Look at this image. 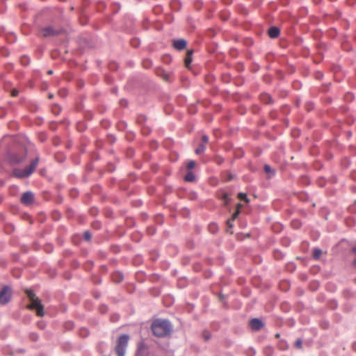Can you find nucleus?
<instances>
[{
  "instance_id": "f257e3e1",
  "label": "nucleus",
  "mask_w": 356,
  "mask_h": 356,
  "mask_svg": "<svg viewBox=\"0 0 356 356\" xmlns=\"http://www.w3.org/2000/svg\"><path fill=\"white\" fill-rule=\"evenodd\" d=\"M152 331L157 337H164L172 331V325L168 320L156 319L151 325Z\"/></svg>"
},
{
  "instance_id": "f03ea898",
  "label": "nucleus",
  "mask_w": 356,
  "mask_h": 356,
  "mask_svg": "<svg viewBox=\"0 0 356 356\" xmlns=\"http://www.w3.org/2000/svg\"><path fill=\"white\" fill-rule=\"evenodd\" d=\"M39 162V158L36 157L33 160L31 164L24 169L15 168L13 170V175L18 178H25L29 177L35 170Z\"/></svg>"
},
{
  "instance_id": "7ed1b4c3",
  "label": "nucleus",
  "mask_w": 356,
  "mask_h": 356,
  "mask_svg": "<svg viewBox=\"0 0 356 356\" xmlns=\"http://www.w3.org/2000/svg\"><path fill=\"white\" fill-rule=\"evenodd\" d=\"M129 341V336L127 334H123L117 339L115 350L118 356H125Z\"/></svg>"
},
{
  "instance_id": "20e7f679",
  "label": "nucleus",
  "mask_w": 356,
  "mask_h": 356,
  "mask_svg": "<svg viewBox=\"0 0 356 356\" xmlns=\"http://www.w3.org/2000/svg\"><path fill=\"white\" fill-rule=\"evenodd\" d=\"M31 305L28 306L29 309H36V313L38 316H43L44 314V307L41 303L40 300L38 298L31 300Z\"/></svg>"
},
{
  "instance_id": "39448f33",
  "label": "nucleus",
  "mask_w": 356,
  "mask_h": 356,
  "mask_svg": "<svg viewBox=\"0 0 356 356\" xmlns=\"http://www.w3.org/2000/svg\"><path fill=\"white\" fill-rule=\"evenodd\" d=\"M11 289L8 286H5L3 287L2 290L0 291V303L2 305L7 304L11 298Z\"/></svg>"
},
{
  "instance_id": "423d86ee",
  "label": "nucleus",
  "mask_w": 356,
  "mask_h": 356,
  "mask_svg": "<svg viewBox=\"0 0 356 356\" xmlns=\"http://www.w3.org/2000/svg\"><path fill=\"white\" fill-rule=\"evenodd\" d=\"M34 200V195L31 191H27L23 193L21 202L26 205L31 204Z\"/></svg>"
},
{
  "instance_id": "0eeeda50",
  "label": "nucleus",
  "mask_w": 356,
  "mask_h": 356,
  "mask_svg": "<svg viewBox=\"0 0 356 356\" xmlns=\"http://www.w3.org/2000/svg\"><path fill=\"white\" fill-rule=\"evenodd\" d=\"M186 40L184 39H178L173 41V47L177 50H182L186 46Z\"/></svg>"
},
{
  "instance_id": "6e6552de",
  "label": "nucleus",
  "mask_w": 356,
  "mask_h": 356,
  "mask_svg": "<svg viewBox=\"0 0 356 356\" xmlns=\"http://www.w3.org/2000/svg\"><path fill=\"white\" fill-rule=\"evenodd\" d=\"M250 326L254 330H259L264 326V324L261 320L259 318H252L250 321Z\"/></svg>"
},
{
  "instance_id": "1a4fd4ad",
  "label": "nucleus",
  "mask_w": 356,
  "mask_h": 356,
  "mask_svg": "<svg viewBox=\"0 0 356 356\" xmlns=\"http://www.w3.org/2000/svg\"><path fill=\"white\" fill-rule=\"evenodd\" d=\"M280 33V29L276 26H272L268 29V35L271 38H276Z\"/></svg>"
},
{
  "instance_id": "9d476101",
  "label": "nucleus",
  "mask_w": 356,
  "mask_h": 356,
  "mask_svg": "<svg viewBox=\"0 0 356 356\" xmlns=\"http://www.w3.org/2000/svg\"><path fill=\"white\" fill-rule=\"evenodd\" d=\"M42 32L44 37H47V36H50V35H53L56 34L54 29L50 26L45 27V28L42 29Z\"/></svg>"
},
{
  "instance_id": "9b49d317",
  "label": "nucleus",
  "mask_w": 356,
  "mask_h": 356,
  "mask_svg": "<svg viewBox=\"0 0 356 356\" xmlns=\"http://www.w3.org/2000/svg\"><path fill=\"white\" fill-rule=\"evenodd\" d=\"M184 180L187 182H193L195 180V175L192 171H188L184 176Z\"/></svg>"
},
{
  "instance_id": "f8f14e48",
  "label": "nucleus",
  "mask_w": 356,
  "mask_h": 356,
  "mask_svg": "<svg viewBox=\"0 0 356 356\" xmlns=\"http://www.w3.org/2000/svg\"><path fill=\"white\" fill-rule=\"evenodd\" d=\"M147 350V346L143 341H141L138 343V350H137V353L138 355H143V353L145 351H146Z\"/></svg>"
},
{
  "instance_id": "ddd939ff",
  "label": "nucleus",
  "mask_w": 356,
  "mask_h": 356,
  "mask_svg": "<svg viewBox=\"0 0 356 356\" xmlns=\"http://www.w3.org/2000/svg\"><path fill=\"white\" fill-rule=\"evenodd\" d=\"M193 53V50H188L187 51V55L185 58V60H184V62H185V64L187 67L189 66V65L192 62V54Z\"/></svg>"
},
{
  "instance_id": "4468645a",
  "label": "nucleus",
  "mask_w": 356,
  "mask_h": 356,
  "mask_svg": "<svg viewBox=\"0 0 356 356\" xmlns=\"http://www.w3.org/2000/svg\"><path fill=\"white\" fill-rule=\"evenodd\" d=\"M206 149V145L204 144H200L197 148L195 150V154H201L204 152Z\"/></svg>"
},
{
  "instance_id": "2eb2a0df",
  "label": "nucleus",
  "mask_w": 356,
  "mask_h": 356,
  "mask_svg": "<svg viewBox=\"0 0 356 356\" xmlns=\"http://www.w3.org/2000/svg\"><path fill=\"white\" fill-rule=\"evenodd\" d=\"M322 254V251L320 248H314L313 252V256L316 259H318Z\"/></svg>"
},
{
  "instance_id": "dca6fc26",
  "label": "nucleus",
  "mask_w": 356,
  "mask_h": 356,
  "mask_svg": "<svg viewBox=\"0 0 356 356\" xmlns=\"http://www.w3.org/2000/svg\"><path fill=\"white\" fill-rule=\"evenodd\" d=\"M26 293L27 294V296L29 297L30 300L37 298L35 296V294L34 293V292L32 290L26 289Z\"/></svg>"
},
{
  "instance_id": "f3484780",
  "label": "nucleus",
  "mask_w": 356,
  "mask_h": 356,
  "mask_svg": "<svg viewBox=\"0 0 356 356\" xmlns=\"http://www.w3.org/2000/svg\"><path fill=\"white\" fill-rule=\"evenodd\" d=\"M195 166V162L193 160H190L187 164V168L188 171H191L193 168Z\"/></svg>"
},
{
  "instance_id": "a211bd4d",
  "label": "nucleus",
  "mask_w": 356,
  "mask_h": 356,
  "mask_svg": "<svg viewBox=\"0 0 356 356\" xmlns=\"http://www.w3.org/2000/svg\"><path fill=\"white\" fill-rule=\"evenodd\" d=\"M238 197L239 199L243 200L245 201L246 202H249L247 195L244 193H239L238 194Z\"/></svg>"
},
{
  "instance_id": "6ab92c4d",
  "label": "nucleus",
  "mask_w": 356,
  "mask_h": 356,
  "mask_svg": "<svg viewBox=\"0 0 356 356\" xmlns=\"http://www.w3.org/2000/svg\"><path fill=\"white\" fill-rule=\"evenodd\" d=\"M302 341L301 339H298L296 342H295V346H296V348H298V349H301L302 347Z\"/></svg>"
},
{
  "instance_id": "aec40b11",
  "label": "nucleus",
  "mask_w": 356,
  "mask_h": 356,
  "mask_svg": "<svg viewBox=\"0 0 356 356\" xmlns=\"http://www.w3.org/2000/svg\"><path fill=\"white\" fill-rule=\"evenodd\" d=\"M83 236H84V238L86 240V241H90L91 239V234L90 233L89 231H86L84 232L83 233Z\"/></svg>"
},
{
  "instance_id": "412c9836",
  "label": "nucleus",
  "mask_w": 356,
  "mask_h": 356,
  "mask_svg": "<svg viewBox=\"0 0 356 356\" xmlns=\"http://www.w3.org/2000/svg\"><path fill=\"white\" fill-rule=\"evenodd\" d=\"M209 229L212 232H215L218 229L217 225L216 223H211L209 225Z\"/></svg>"
},
{
  "instance_id": "4be33fe9",
  "label": "nucleus",
  "mask_w": 356,
  "mask_h": 356,
  "mask_svg": "<svg viewBox=\"0 0 356 356\" xmlns=\"http://www.w3.org/2000/svg\"><path fill=\"white\" fill-rule=\"evenodd\" d=\"M202 143L201 144H204L206 145L209 142V137L207 135H203L202 137Z\"/></svg>"
},
{
  "instance_id": "5701e85b",
  "label": "nucleus",
  "mask_w": 356,
  "mask_h": 356,
  "mask_svg": "<svg viewBox=\"0 0 356 356\" xmlns=\"http://www.w3.org/2000/svg\"><path fill=\"white\" fill-rule=\"evenodd\" d=\"M222 198L225 200V203L227 204L229 200V195L227 193H224L222 194Z\"/></svg>"
},
{
  "instance_id": "b1692460",
  "label": "nucleus",
  "mask_w": 356,
  "mask_h": 356,
  "mask_svg": "<svg viewBox=\"0 0 356 356\" xmlns=\"http://www.w3.org/2000/svg\"><path fill=\"white\" fill-rule=\"evenodd\" d=\"M239 214V211H236L233 215H232V217L231 218V220H232L233 221L238 217Z\"/></svg>"
},
{
  "instance_id": "393cba45",
  "label": "nucleus",
  "mask_w": 356,
  "mask_h": 356,
  "mask_svg": "<svg viewBox=\"0 0 356 356\" xmlns=\"http://www.w3.org/2000/svg\"><path fill=\"white\" fill-rule=\"evenodd\" d=\"M233 220L231 219H229L227 220V225L229 228H232L233 227Z\"/></svg>"
},
{
  "instance_id": "a878e982",
  "label": "nucleus",
  "mask_w": 356,
  "mask_h": 356,
  "mask_svg": "<svg viewBox=\"0 0 356 356\" xmlns=\"http://www.w3.org/2000/svg\"><path fill=\"white\" fill-rule=\"evenodd\" d=\"M115 275L119 277V279L118 280V282H120V281H122L123 280V276H122V275L121 273H117L113 276H115Z\"/></svg>"
},
{
  "instance_id": "bb28decb",
  "label": "nucleus",
  "mask_w": 356,
  "mask_h": 356,
  "mask_svg": "<svg viewBox=\"0 0 356 356\" xmlns=\"http://www.w3.org/2000/svg\"><path fill=\"white\" fill-rule=\"evenodd\" d=\"M264 170H265V171H266V172H270V170H271V168H270V165H265V166H264Z\"/></svg>"
},
{
  "instance_id": "cd10ccee",
  "label": "nucleus",
  "mask_w": 356,
  "mask_h": 356,
  "mask_svg": "<svg viewBox=\"0 0 356 356\" xmlns=\"http://www.w3.org/2000/svg\"><path fill=\"white\" fill-rule=\"evenodd\" d=\"M204 337L206 341H208L211 339V334L209 333L208 334H206L204 335Z\"/></svg>"
},
{
  "instance_id": "c85d7f7f",
  "label": "nucleus",
  "mask_w": 356,
  "mask_h": 356,
  "mask_svg": "<svg viewBox=\"0 0 356 356\" xmlns=\"http://www.w3.org/2000/svg\"><path fill=\"white\" fill-rule=\"evenodd\" d=\"M17 94H18V91H17V90H13L12 91V95H13V96L15 97V96H17Z\"/></svg>"
},
{
  "instance_id": "c756f323",
  "label": "nucleus",
  "mask_w": 356,
  "mask_h": 356,
  "mask_svg": "<svg viewBox=\"0 0 356 356\" xmlns=\"http://www.w3.org/2000/svg\"><path fill=\"white\" fill-rule=\"evenodd\" d=\"M353 264L356 268V259L353 261Z\"/></svg>"
},
{
  "instance_id": "7c9ffc66",
  "label": "nucleus",
  "mask_w": 356,
  "mask_h": 356,
  "mask_svg": "<svg viewBox=\"0 0 356 356\" xmlns=\"http://www.w3.org/2000/svg\"><path fill=\"white\" fill-rule=\"evenodd\" d=\"M52 97H53V95H52V94H49V99H51Z\"/></svg>"
},
{
  "instance_id": "2f4dec72",
  "label": "nucleus",
  "mask_w": 356,
  "mask_h": 356,
  "mask_svg": "<svg viewBox=\"0 0 356 356\" xmlns=\"http://www.w3.org/2000/svg\"><path fill=\"white\" fill-rule=\"evenodd\" d=\"M353 251L354 252H356V247H355V248H353Z\"/></svg>"
},
{
  "instance_id": "473e14b6",
  "label": "nucleus",
  "mask_w": 356,
  "mask_h": 356,
  "mask_svg": "<svg viewBox=\"0 0 356 356\" xmlns=\"http://www.w3.org/2000/svg\"><path fill=\"white\" fill-rule=\"evenodd\" d=\"M48 73H49V74H51L53 73V72H52V70H49V71L48 72Z\"/></svg>"
},
{
  "instance_id": "72a5a7b5",
  "label": "nucleus",
  "mask_w": 356,
  "mask_h": 356,
  "mask_svg": "<svg viewBox=\"0 0 356 356\" xmlns=\"http://www.w3.org/2000/svg\"><path fill=\"white\" fill-rule=\"evenodd\" d=\"M233 177L232 175L229 176V180L232 179Z\"/></svg>"
}]
</instances>
